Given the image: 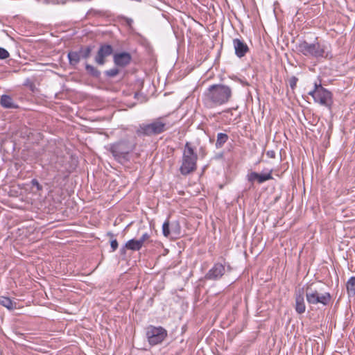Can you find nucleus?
<instances>
[{"label": "nucleus", "instance_id": "nucleus-15", "mask_svg": "<svg viewBox=\"0 0 355 355\" xmlns=\"http://www.w3.org/2000/svg\"><path fill=\"white\" fill-rule=\"evenodd\" d=\"M67 161V157L62 155H59L58 153H55L54 157L51 159V162L54 164L55 168L60 171L62 167L64 166Z\"/></svg>", "mask_w": 355, "mask_h": 355}, {"label": "nucleus", "instance_id": "nucleus-32", "mask_svg": "<svg viewBox=\"0 0 355 355\" xmlns=\"http://www.w3.org/2000/svg\"><path fill=\"white\" fill-rule=\"evenodd\" d=\"M198 153H199V155L202 157V158H204L207 154V148L205 146H200L199 148V150H198Z\"/></svg>", "mask_w": 355, "mask_h": 355}, {"label": "nucleus", "instance_id": "nucleus-34", "mask_svg": "<svg viewBox=\"0 0 355 355\" xmlns=\"http://www.w3.org/2000/svg\"><path fill=\"white\" fill-rule=\"evenodd\" d=\"M126 250H128L127 248H125V245L124 246H123L121 249H120V253L121 254H125L126 253Z\"/></svg>", "mask_w": 355, "mask_h": 355}, {"label": "nucleus", "instance_id": "nucleus-29", "mask_svg": "<svg viewBox=\"0 0 355 355\" xmlns=\"http://www.w3.org/2000/svg\"><path fill=\"white\" fill-rule=\"evenodd\" d=\"M9 56H10V54H9L8 51L2 47H0V60L6 59V58H9Z\"/></svg>", "mask_w": 355, "mask_h": 355}, {"label": "nucleus", "instance_id": "nucleus-2", "mask_svg": "<svg viewBox=\"0 0 355 355\" xmlns=\"http://www.w3.org/2000/svg\"><path fill=\"white\" fill-rule=\"evenodd\" d=\"M136 137H127L110 144L107 149L112 153L114 159L122 164L130 161V154L137 146Z\"/></svg>", "mask_w": 355, "mask_h": 355}, {"label": "nucleus", "instance_id": "nucleus-6", "mask_svg": "<svg viewBox=\"0 0 355 355\" xmlns=\"http://www.w3.org/2000/svg\"><path fill=\"white\" fill-rule=\"evenodd\" d=\"M313 284L306 285L305 295L306 301L309 304L316 305L320 304L324 306L329 305L332 296L329 292L320 293L319 290L313 288Z\"/></svg>", "mask_w": 355, "mask_h": 355}, {"label": "nucleus", "instance_id": "nucleus-16", "mask_svg": "<svg viewBox=\"0 0 355 355\" xmlns=\"http://www.w3.org/2000/svg\"><path fill=\"white\" fill-rule=\"evenodd\" d=\"M94 48V46L87 45V46H80L79 48L78 53L80 55V59L87 60L91 56L92 52Z\"/></svg>", "mask_w": 355, "mask_h": 355}, {"label": "nucleus", "instance_id": "nucleus-35", "mask_svg": "<svg viewBox=\"0 0 355 355\" xmlns=\"http://www.w3.org/2000/svg\"><path fill=\"white\" fill-rule=\"evenodd\" d=\"M107 236H108L110 239V241L112 239H114V234L110 232H107Z\"/></svg>", "mask_w": 355, "mask_h": 355}, {"label": "nucleus", "instance_id": "nucleus-21", "mask_svg": "<svg viewBox=\"0 0 355 355\" xmlns=\"http://www.w3.org/2000/svg\"><path fill=\"white\" fill-rule=\"evenodd\" d=\"M229 139V136L223 132H219L217 134V139L216 142V148H220L223 146V145Z\"/></svg>", "mask_w": 355, "mask_h": 355}, {"label": "nucleus", "instance_id": "nucleus-26", "mask_svg": "<svg viewBox=\"0 0 355 355\" xmlns=\"http://www.w3.org/2000/svg\"><path fill=\"white\" fill-rule=\"evenodd\" d=\"M150 235L148 233H144L141 237L139 239V241L140 242L141 245L143 246L145 244H147L150 242H152L151 240H150Z\"/></svg>", "mask_w": 355, "mask_h": 355}, {"label": "nucleus", "instance_id": "nucleus-1", "mask_svg": "<svg viewBox=\"0 0 355 355\" xmlns=\"http://www.w3.org/2000/svg\"><path fill=\"white\" fill-rule=\"evenodd\" d=\"M232 96V88L223 84H214L208 87L204 94L205 104L214 107L228 103Z\"/></svg>", "mask_w": 355, "mask_h": 355}, {"label": "nucleus", "instance_id": "nucleus-31", "mask_svg": "<svg viewBox=\"0 0 355 355\" xmlns=\"http://www.w3.org/2000/svg\"><path fill=\"white\" fill-rule=\"evenodd\" d=\"M110 246H111L112 252H114V251L116 250V249L119 247V243H118V241H117V240L116 239H112L110 241Z\"/></svg>", "mask_w": 355, "mask_h": 355}, {"label": "nucleus", "instance_id": "nucleus-5", "mask_svg": "<svg viewBox=\"0 0 355 355\" xmlns=\"http://www.w3.org/2000/svg\"><path fill=\"white\" fill-rule=\"evenodd\" d=\"M198 155L196 152V146L190 141H187L182 157L180 172L182 175H187L197 169Z\"/></svg>", "mask_w": 355, "mask_h": 355}, {"label": "nucleus", "instance_id": "nucleus-18", "mask_svg": "<svg viewBox=\"0 0 355 355\" xmlns=\"http://www.w3.org/2000/svg\"><path fill=\"white\" fill-rule=\"evenodd\" d=\"M69 63L73 67H76L80 61V55L77 51H70L67 54Z\"/></svg>", "mask_w": 355, "mask_h": 355}, {"label": "nucleus", "instance_id": "nucleus-33", "mask_svg": "<svg viewBox=\"0 0 355 355\" xmlns=\"http://www.w3.org/2000/svg\"><path fill=\"white\" fill-rule=\"evenodd\" d=\"M266 155L270 158H275V152L274 150H268L266 153Z\"/></svg>", "mask_w": 355, "mask_h": 355}, {"label": "nucleus", "instance_id": "nucleus-10", "mask_svg": "<svg viewBox=\"0 0 355 355\" xmlns=\"http://www.w3.org/2000/svg\"><path fill=\"white\" fill-rule=\"evenodd\" d=\"M113 47L108 44H101L97 53L94 58V61L98 65H103L106 62L105 58L113 53Z\"/></svg>", "mask_w": 355, "mask_h": 355}, {"label": "nucleus", "instance_id": "nucleus-9", "mask_svg": "<svg viewBox=\"0 0 355 355\" xmlns=\"http://www.w3.org/2000/svg\"><path fill=\"white\" fill-rule=\"evenodd\" d=\"M225 273V266L221 263H215L212 268L205 274L204 278L206 280L218 281Z\"/></svg>", "mask_w": 355, "mask_h": 355}, {"label": "nucleus", "instance_id": "nucleus-27", "mask_svg": "<svg viewBox=\"0 0 355 355\" xmlns=\"http://www.w3.org/2000/svg\"><path fill=\"white\" fill-rule=\"evenodd\" d=\"M172 232L176 234H180L181 231V226L180 223L177 220L171 225Z\"/></svg>", "mask_w": 355, "mask_h": 355}, {"label": "nucleus", "instance_id": "nucleus-11", "mask_svg": "<svg viewBox=\"0 0 355 355\" xmlns=\"http://www.w3.org/2000/svg\"><path fill=\"white\" fill-rule=\"evenodd\" d=\"M305 287L296 289L294 293L295 304L294 308L298 314H302L306 311L304 302Z\"/></svg>", "mask_w": 355, "mask_h": 355}, {"label": "nucleus", "instance_id": "nucleus-3", "mask_svg": "<svg viewBox=\"0 0 355 355\" xmlns=\"http://www.w3.org/2000/svg\"><path fill=\"white\" fill-rule=\"evenodd\" d=\"M173 125V123H171L166 116H162L153 120L149 123L139 124L136 130V134L139 137H151L160 135Z\"/></svg>", "mask_w": 355, "mask_h": 355}, {"label": "nucleus", "instance_id": "nucleus-8", "mask_svg": "<svg viewBox=\"0 0 355 355\" xmlns=\"http://www.w3.org/2000/svg\"><path fill=\"white\" fill-rule=\"evenodd\" d=\"M167 336V330L161 326L148 325L146 328V337L151 346L161 344Z\"/></svg>", "mask_w": 355, "mask_h": 355}, {"label": "nucleus", "instance_id": "nucleus-37", "mask_svg": "<svg viewBox=\"0 0 355 355\" xmlns=\"http://www.w3.org/2000/svg\"><path fill=\"white\" fill-rule=\"evenodd\" d=\"M227 269H228L229 270H231V267H230V266H227Z\"/></svg>", "mask_w": 355, "mask_h": 355}, {"label": "nucleus", "instance_id": "nucleus-14", "mask_svg": "<svg viewBox=\"0 0 355 355\" xmlns=\"http://www.w3.org/2000/svg\"><path fill=\"white\" fill-rule=\"evenodd\" d=\"M272 171L270 170L268 173H258L257 172H251L248 174L247 178L248 182L253 184L257 181L259 184H262L267 180L273 179L272 175Z\"/></svg>", "mask_w": 355, "mask_h": 355}, {"label": "nucleus", "instance_id": "nucleus-13", "mask_svg": "<svg viewBox=\"0 0 355 355\" xmlns=\"http://www.w3.org/2000/svg\"><path fill=\"white\" fill-rule=\"evenodd\" d=\"M132 60V55L128 52L115 53L113 55V62L116 67H125Z\"/></svg>", "mask_w": 355, "mask_h": 355}, {"label": "nucleus", "instance_id": "nucleus-12", "mask_svg": "<svg viewBox=\"0 0 355 355\" xmlns=\"http://www.w3.org/2000/svg\"><path fill=\"white\" fill-rule=\"evenodd\" d=\"M232 44L235 55L239 58L245 57L250 52V48L246 42L242 38H234L232 40Z\"/></svg>", "mask_w": 355, "mask_h": 355}, {"label": "nucleus", "instance_id": "nucleus-20", "mask_svg": "<svg viewBox=\"0 0 355 355\" xmlns=\"http://www.w3.org/2000/svg\"><path fill=\"white\" fill-rule=\"evenodd\" d=\"M125 248L132 251H139L142 248V245L139 240L132 239L125 243Z\"/></svg>", "mask_w": 355, "mask_h": 355}, {"label": "nucleus", "instance_id": "nucleus-28", "mask_svg": "<svg viewBox=\"0 0 355 355\" xmlns=\"http://www.w3.org/2000/svg\"><path fill=\"white\" fill-rule=\"evenodd\" d=\"M297 81H298V78L296 76H293L289 78V80H288L289 85L293 91L295 89V87L297 86Z\"/></svg>", "mask_w": 355, "mask_h": 355}, {"label": "nucleus", "instance_id": "nucleus-24", "mask_svg": "<svg viewBox=\"0 0 355 355\" xmlns=\"http://www.w3.org/2000/svg\"><path fill=\"white\" fill-rule=\"evenodd\" d=\"M119 73H120V70L116 67H114L111 69L105 71L104 74L107 78H112L116 77L117 75H119Z\"/></svg>", "mask_w": 355, "mask_h": 355}, {"label": "nucleus", "instance_id": "nucleus-36", "mask_svg": "<svg viewBox=\"0 0 355 355\" xmlns=\"http://www.w3.org/2000/svg\"><path fill=\"white\" fill-rule=\"evenodd\" d=\"M230 111H231V109H227V110H225L224 112H230Z\"/></svg>", "mask_w": 355, "mask_h": 355}, {"label": "nucleus", "instance_id": "nucleus-7", "mask_svg": "<svg viewBox=\"0 0 355 355\" xmlns=\"http://www.w3.org/2000/svg\"><path fill=\"white\" fill-rule=\"evenodd\" d=\"M308 94L313 97L315 103L322 106L330 108L333 104L332 93L323 87L320 83H315L314 89Z\"/></svg>", "mask_w": 355, "mask_h": 355}, {"label": "nucleus", "instance_id": "nucleus-25", "mask_svg": "<svg viewBox=\"0 0 355 355\" xmlns=\"http://www.w3.org/2000/svg\"><path fill=\"white\" fill-rule=\"evenodd\" d=\"M162 233L166 237H168L171 234L170 223L168 220H166L162 225Z\"/></svg>", "mask_w": 355, "mask_h": 355}, {"label": "nucleus", "instance_id": "nucleus-19", "mask_svg": "<svg viewBox=\"0 0 355 355\" xmlns=\"http://www.w3.org/2000/svg\"><path fill=\"white\" fill-rule=\"evenodd\" d=\"M0 304L9 310L16 309V302L8 297L1 296L0 297Z\"/></svg>", "mask_w": 355, "mask_h": 355}, {"label": "nucleus", "instance_id": "nucleus-17", "mask_svg": "<svg viewBox=\"0 0 355 355\" xmlns=\"http://www.w3.org/2000/svg\"><path fill=\"white\" fill-rule=\"evenodd\" d=\"M0 103L4 108H17L18 106L15 105L12 98L9 95H2L0 100Z\"/></svg>", "mask_w": 355, "mask_h": 355}, {"label": "nucleus", "instance_id": "nucleus-30", "mask_svg": "<svg viewBox=\"0 0 355 355\" xmlns=\"http://www.w3.org/2000/svg\"><path fill=\"white\" fill-rule=\"evenodd\" d=\"M32 188H36L37 191H40L42 189V185L39 183L36 179H33L31 182Z\"/></svg>", "mask_w": 355, "mask_h": 355}, {"label": "nucleus", "instance_id": "nucleus-23", "mask_svg": "<svg viewBox=\"0 0 355 355\" xmlns=\"http://www.w3.org/2000/svg\"><path fill=\"white\" fill-rule=\"evenodd\" d=\"M347 291L349 295H355V277H351L346 284Z\"/></svg>", "mask_w": 355, "mask_h": 355}, {"label": "nucleus", "instance_id": "nucleus-22", "mask_svg": "<svg viewBox=\"0 0 355 355\" xmlns=\"http://www.w3.org/2000/svg\"><path fill=\"white\" fill-rule=\"evenodd\" d=\"M85 70L89 75L94 78H99L101 77V71L97 68L89 64H85Z\"/></svg>", "mask_w": 355, "mask_h": 355}, {"label": "nucleus", "instance_id": "nucleus-4", "mask_svg": "<svg viewBox=\"0 0 355 355\" xmlns=\"http://www.w3.org/2000/svg\"><path fill=\"white\" fill-rule=\"evenodd\" d=\"M299 53L309 58L320 60L322 58L329 59L332 58L331 52L327 45L319 42L309 43L306 40L300 41L296 46Z\"/></svg>", "mask_w": 355, "mask_h": 355}]
</instances>
